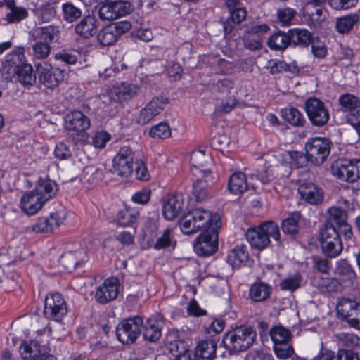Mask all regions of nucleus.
<instances>
[{
  "instance_id": "f257e3e1",
  "label": "nucleus",
  "mask_w": 360,
  "mask_h": 360,
  "mask_svg": "<svg viewBox=\"0 0 360 360\" xmlns=\"http://www.w3.org/2000/svg\"><path fill=\"white\" fill-rule=\"evenodd\" d=\"M216 223L221 224L220 217L217 214H212L205 209L196 208L189 211L180 219L179 226L184 234L191 235Z\"/></svg>"
},
{
  "instance_id": "f03ea898",
  "label": "nucleus",
  "mask_w": 360,
  "mask_h": 360,
  "mask_svg": "<svg viewBox=\"0 0 360 360\" xmlns=\"http://www.w3.org/2000/svg\"><path fill=\"white\" fill-rule=\"evenodd\" d=\"M256 337L257 333L252 327L240 326L224 334L222 343L229 354H233L250 347Z\"/></svg>"
},
{
  "instance_id": "7ed1b4c3",
  "label": "nucleus",
  "mask_w": 360,
  "mask_h": 360,
  "mask_svg": "<svg viewBox=\"0 0 360 360\" xmlns=\"http://www.w3.org/2000/svg\"><path fill=\"white\" fill-rule=\"evenodd\" d=\"M245 236L253 248L262 250L270 244L271 237L274 240L279 241L281 234L278 224L274 221H268L262 223L257 227L248 229Z\"/></svg>"
},
{
  "instance_id": "20e7f679",
  "label": "nucleus",
  "mask_w": 360,
  "mask_h": 360,
  "mask_svg": "<svg viewBox=\"0 0 360 360\" xmlns=\"http://www.w3.org/2000/svg\"><path fill=\"white\" fill-rule=\"evenodd\" d=\"M142 154L129 146L120 148L112 160V172L118 176L128 177L133 172V166Z\"/></svg>"
},
{
  "instance_id": "39448f33",
  "label": "nucleus",
  "mask_w": 360,
  "mask_h": 360,
  "mask_svg": "<svg viewBox=\"0 0 360 360\" xmlns=\"http://www.w3.org/2000/svg\"><path fill=\"white\" fill-rule=\"evenodd\" d=\"M221 224H214L204 229L196 238L193 247L195 252L201 257H207L215 253L218 249V229Z\"/></svg>"
},
{
  "instance_id": "423d86ee",
  "label": "nucleus",
  "mask_w": 360,
  "mask_h": 360,
  "mask_svg": "<svg viewBox=\"0 0 360 360\" xmlns=\"http://www.w3.org/2000/svg\"><path fill=\"white\" fill-rule=\"evenodd\" d=\"M143 324V319L140 316L122 319L116 328L117 340L124 345L134 343L141 334Z\"/></svg>"
},
{
  "instance_id": "0eeeda50",
  "label": "nucleus",
  "mask_w": 360,
  "mask_h": 360,
  "mask_svg": "<svg viewBox=\"0 0 360 360\" xmlns=\"http://www.w3.org/2000/svg\"><path fill=\"white\" fill-rule=\"evenodd\" d=\"M340 233L336 228L323 226L320 229V244L323 254L327 257L335 258L341 254L343 245Z\"/></svg>"
},
{
  "instance_id": "6e6552de",
  "label": "nucleus",
  "mask_w": 360,
  "mask_h": 360,
  "mask_svg": "<svg viewBox=\"0 0 360 360\" xmlns=\"http://www.w3.org/2000/svg\"><path fill=\"white\" fill-rule=\"evenodd\" d=\"M332 143L327 138L309 139L305 143V150L310 162L314 165H321L330 152Z\"/></svg>"
},
{
  "instance_id": "1a4fd4ad",
  "label": "nucleus",
  "mask_w": 360,
  "mask_h": 360,
  "mask_svg": "<svg viewBox=\"0 0 360 360\" xmlns=\"http://www.w3.org/2000/svg\"><path fill=\"white\" fill-rule=\"evenodd\" d=\"M334 177L347 182H355L360 179V159L336 161L331 165Z\"/></svg>"
},
{
  "instance_id": "9d476101",
  "label": "nucleus",
  "mask_w": 360,
  "mask_h": 360,
  "mask_svg": "<svg viewBox=\"0 0 360 360\" xmlns=\"http://www.w3.org/2000/svg\"><path fill=\"white\" fill-rule=\"evenodd\" d=\"M304 110L311 122L315 127L325 126L330 118V113L326 104L315 97L307 98L304 103Z\"/></svg>"
},
{
  "instance_id": "9b49d317",
  "label": "nucleus",
  "mask_w": 360,
  "mask_h": 360,
  "mask_svg": "<svg viewBox=\"0 0 360 360\" xmlns=\"http://www.w3.org/2000/svg\"><path fill=\"white\" fill-rule=\"evenodd\" d=\"M336 309L338 314L350 327L360 330V302L343 297L339 300Z\"/></svg>"
},
{
  "instance_id": "f8f14e48",
  "label": "nucleus",
  "mask_w": 360,
  "mask_h": 360,
  "mask_svg": "<svg viewBox=\"0 0 360 360\" xmlns=\"http://www.w3.org/2000/svg\"><path fill=\"white\" fill-rule=\"evenodd\" d=\"M90 127V119L80 110H72L64 117V128L72 134L84 138Z\"/></svg>"
},
{
  "instance_id": "ddd939ff",
  "label": "nucleus",
  "mask_w": 360,
  "mask_h": 360,
  "mask_svg": "<svg viewBox=\"0 0 360 360\" xmlns=\"http://www.w3.org/2000/svg\"><path fill=\"white\" fill-rule=\"evenodd\" d=\"M67 312L65 301L60 293H51L46 297L44 309V314L46 318L60 322Z\"/></svg>"
},
{
  "instance_id": "4468645a",
  "label": "nucleus",
  "mask_w": 360,
  "mask_h": 360,
  "mask_svg": "<svg viewBox=\"0 0 360 360\" xmlns=\"http://www.w3.org/2000/svg\"><path fill=\"white\" fill-rule=\"evenodd\" d=\"M36 72L40 83L50 89L56 88L64 79L63 71L47 63H38Z\"/></svg>"
},
{
  "instance_id": "2eb2a0df",
  "label": "nucleus",
  "mask_w": 360,
  "mask_h": 360,
  "mask_svg": "<svg viewBox=\"0 0 360 360\" xmlns=\"http://www.w3.org/2000/svg\"><path fill=\"white\" fill-rule=\"evenodd\" d=\"M329 216L323 226L336 228L344 235L345 239H350L353 235L352 227L347 223V214L340 207H332L328 210Z\"/></svg>"
},
{
  "instance_id": "dca6fc26",
  "label": "nucleus",
  "mask_w": 360,
  "mask_h": 360,
  "mask_svg": "<svg viewBox=\"0 0 360 360\" xmlns=\"http://www.w3.org/2000/svg\"><path fill=\"white\" fill-rule=\"evenodd\" d=\"M168 102V98L164 96L153 97L139 111L136 119L137 123L141 125L148 124L165 110Z\"/></svg>"
},
{
  "instance_id": "f3484780",
  "label": "nucleus",
  "mask_w": 360,
  "mask_h": 360,
  "mask_svg": "<svg viewBox=\"0 0 360 360\" xmlns=\"http://www.w3.org/2000/svg\"><path fill=\"white\" fill-rule=\"evenodd\" d=\"M198 173V178L193 184V194L197 202H202L211 196L215 181L210 170L200 169Z\"/></svg>"
},
{
  "instance_id": "a211bd4d",
  "label": "nucleus",
  "mask_w": 360,
  "mask_h": 360,
  "mask_svg": "<svg viewBox=\"0 0 360 360\" xmlns=\"http://www.w3.org/2000/svg\"><path fill=\"white\" fill-rule=\"evenodd\" d=\"M139 91V85L122 82L113 85L109 89L108 94L110 101L117 103H124L136 97Z\"/></svg>"
},
{
  "instance_id": "6ab92c4d",
  "label": "nucleus",
  "mask_w": 360,
  "mask_h": 360,
  "mask_svg": "<svg viewBox=\"0 0 360 360\" xmlns=\"http://www.w3.org/2000/svg\"><path fill=\"white\" fill-rule=\"evenodd\" d=\"M120 289L119 279L116 277L106 278L99 285L94 295L96 302L105 304L117 299Z\"/></svg>"
},
{
  "instance_id": "aec40b11",
  "label": "nucleus",
  "mask_w": 360,
  "mask_h": 360,
  "mask_svg": "<svg viewBox=\"0 0 360 360\" xmlns=\"http://www.w3.org/2000/svg\"><path fill=\"white\" fill-rule=\"evenodd\" d=\"M65 219L66 211L64 209L59 210L49 217H40L32 226V229L36 233L51 232L62 224Z\"/></svg>"
},
{
  "instance_id": "412c9836",
  "label": "nucleus",
  "mask_w": 360,
  "mask_h": 360,
  "mask_svg": "<svg viewBox=\"0 0 360 360\" xmlns=\"http://www.w3.org/2000/svg\"><path fill=\"white\" fill-rule=\"evenodd\" d=\"M184 200L181 193L167 195L162 202V214L167 220H173L183 210Z\"/></svg>"
},
{
  "instance_id": "4be33fe9",
  "label": "nucleus",
  "mask_w": 360,
  "mask_h": 360,
  "mask_svg": "<svg viewBox=\"0 0 360 360\" xmlns=\"http://www.w3.org/2000/svg\"><path fill=\"white\" fill-rule=\"evenodd\" d=\"M301 198L306 202L316 205L323 201L322 188L312 182H304L298 188Z\"/></svg>"
},
{
  "instance_id": "5701e85b",
  "label": "nucleus",
  "mask_w": 360,
  "mask_h": 360,
  "mask_svg": "<svg viewBox=\"0 0 360 360\" xmlns=\"http://www.w3.org/2000/svg\"><path fill=\"white\" fill-rule=\"evenodd\" d=\"M334 273L347 287L354 286L356 282V274L347 259H340L336 262Z\"/></svg>"
},
{
  "instance_id": "b1692460",
  "label": "nucleus",
  "mask_w": 360,
  "mask_h": 360,
  "mask_svg": "<svg viewBox=\"0 0 360 360\" xmlns=\"http://www.w3.org/2000/svg\"><path fill=\"white\" fill-rule=\"evenodd\" d=\"M99 22L93 14H88L82 18L75 25V33L83 39H90L94 37L98 30Z\"/></svg>"
},
{
  "instance_id": "393cba45",
  "label": "nucleus",
  "mask_w": 360,
  "mask_h": 360,
  "mask_svg": "<svg viewBox=\"0 0 360 360\" xmlns=\"http://www.w3.org/2000/svg\"><path fill=\"white\" fill-rule=\"evenodd\" d=\"M163 325V319L160 314L148 318L144 326V339L152 342L158 341L161 337Z\"/></svg>"
},
{
  "instance_id": "a878e982",
  "label": "nucleus",
  "mask_w": 360,
  "mask_h": 360,
  "mask_svg": "<svg viewBox=\"0 0 360 360\" xmlns=\"http://www.w3.org/2000/svg\"><path fill=\"white\" fill-rule=\"evenodd\" d=\"M34 191L37 195L46 202L56 196L58 188L56 182L50 179L39 178L36 184Z\"/></svg>"
},
{
  "instance_id": "bb28decb",
  "label": "nucleus",
  "mask_w": 360,
  "mask_h": 360,
  "mask_svg": "<svg viewBox=\"0 0 360 360\" xmlns=\"http://www.w3.org/2000/svg\"><path fill=\"white\" fill-rule=\"evenodd\" d=\"M46 203L41 198H39L32 190L26 193L21 198L20 207L22 210L29 215L35 214L38 212Z\"/></svg>"
},
{
  "instance_id": "cd10ccee",
  "label": "nucleus",
  "mask_w": 360,
  "mask_h": 360,
  "mask_svg": "<svg viewBox=\"0 0 360 360\" xmlns=\"http://www.w3.org/2000/svg\"><path fill=\"white\" fill-rule=\"evenodd\" d=\"M217 346L213 339L202 340L197 345L195 354L199 360H213L216 358Z\"/></svg>"
},
{
  "instance_id": "c85d7f7f",
  "label": "nucleus",
  "mask_w": 360,
  "mask_h": 360,
  "mask_svg": "<svg viewBox=\"0 0 360 360\" xmlns=\"http://www.w3.org/2000/svg\"><path fill=\"white\" fill-rule=\"evenodd\" d=\"M288 33L293 46L307 47L312 43V34L307 29H290Z\"/></svg>"
},
{
  "instance_id": "c756f323",
  "label": "nucleus",
  "mask_w": 360,
  "mask_h": 360,
  "mask_svg": "<svg viewBox=\"0 0 360 360\" xmlns=\"http://www.w3.org/2000/svg\"><path fill=\"white\" fill-rule=\"evenodd\" d=\"M249 257V251L245 245H236L228 254L227 262L233 268L240 267L248 262Z\"/></svg>"
},
{
  "instance_id": "7c9ffc66",
  "label": "nucleus",
  "mask_w": 360,
  "mask_h": 360,
  "mask_svg": "<svg viewBox=\"0 0 360 360\" xmlns=\"http://www.w3.org/2000/svg\"><path fill=\"white\" fill-rule=\"evenodd\" d=\"M228 188L231 193L238 195L243 193L248 189L246 175L242 172L233 173L229 178Z\"/></svg>"
},
{
  "instance_id": "2f4dec72",
  "label": "nucleus",
  "mask_w": 360,
  "mask_h": 360,
  "mask_svg": "<svg viewBox=\"0 0 360 360\" xmlns=\"http://www.w3.org/2000/svg\"><path fill=\"white\" fill-rule=\"evenodd\" d=\"M45 349L36 341H25L20 347V353L24 360H37Z\"/></svg>"
},
{
  "instance_id": "473e14b6",
  "label": "nucleus",
  "mask_w": 360,
  "mask_h": 360,
  "mask_svg": "<svg viewBox=\"0 0 360 360\" xmlns=\"http://www.w3.org/2000/svg\"><path fill=\"white\" fill-rule=\"evenodd\" d=\"M268 46L274 51H284L290 46L288 31H278L272 34L267 41Z\"/></svg>"
},
{
  "instance_id": "72a5a7b5",
  "label": "nucleus",
  "mask_w": 360,
  "mask_h": 360,
  "mask_svg": "<svg viewBox=\"0 0 360 360\" xmlns=\"http://www.w3.org/2000/svg\"><path fill=\"white\" fill-rule=\"evenodd\" d=\"M62 16L65 22L72 23L81 18L82 9L80 5H76L72 1H66L61 6Z\"/></svg>"
},
{
  "instance_id": "f704fd0d",
  "label": "nucleus",
  "mask_w": 360,
  "mask_h": 360,
  "mask_svg": "<svg viewBox=\"0 0 360 360\" xmlns=\"http://www.w3.org/2000/svg\"><path fill=\"white\" fill-rule=\"evenodd\" d=\"M225 5L230 13V18L234 23H240L245 19L247 11L243 6L241 0H225Z\"/></svg>"
},
{
  "instance_id": "c9c22d12",
  "label": "nucleus",
  "mask_w": 360,
  "mask_h": 360,
  "mask_svg": "<svg viewBox=\"0 0 360 360\" xmlns=\"http://www.w3.org/2000/svg\"><path fill=\"white\" fill-rule=\"evenodd\" d=\"M62 259L69 266L77 268L87 260L86 250L83 247H79L74 251H68L62 256Z\"/></svg>"
},
{
  "instance_id": "e433bc0d",
  "label": "nucleus",
  "mask_w": 360,
  "mask_h": 360,
  "mask_svg": "<svg viewBox=\"0 0 360 360\" xmlns=\"http://www.w3.org/2000/svg\"><path fill=\"white\" fill-rule=\"evenodd\" d=\"M34 33V39L47 41L49 44L53 41H57L60 37L59 27L54 25L41 27L36 30Z\"/></svg>"
},
{
  "instance_id": "4c0bfd02",
  "label": "nucleus",
  "mask_w": 360,
  "mask_h": 360,
  "mask_svg": "<svg viewBox=\"0 0 360 360\" xmlns=\"http://www.w3.org/2000/svg\"><path fill=\"white\" fill-rule=\"evenodd\" d=\"M16 77L18 81L24 86H33L36 82L32 66L27 63L19 65Z\"/></svg>"
},
{
  "instance_id": "58836bf2",
  "label": "nucleus",
  "mask_w": 360,
  "mask_h": 360,
  "mask_svg": "<svg viewBox=\"0 0 360 360\" xmlns=\"http://www.w3.org/2000/svg\"><path fill=\"white\" fill-rule=\"evenodd\" d=\"M271 290V288L269 285L257 282L251 285L249 297L254 302H262L270 296Z\"/></svg>"
},
{
  "instance_id": "ea45409f",
  "label": "nucleus",
  "mask_w": 360,
  "mask_h": 360,
  "mask_svg": "<svg viewBox=\"0 0 360 360\" xmlns=\"http://www.w3.org/2000/svg\"><path fill=\"white\" fill-rule=\"evenodd\" d=\"M301 214L299 212H294L289 214L281 224V229L284 233L295 236L299 231V222Z\"/></svg>"
},
{
  "instance_id": "a19ab883",
  "label": "nucleus",
  "mask_w": 360,
  "mask_h": 360,
  "mask_svg": "<svg viewBox=\"0 0 360 360\" xmlns=\"http://www.w3.org/2000/svg\"><path fill=\"white\" fill-rule=\"evenodd\" d=\"M338 103L345 112H354L360 108V100L354 94H344L338 98Z\"/></svg>"
},
{
  "instance_id": "79ce46f5",
  "label": "nucleus",
  "mask_w": 360,
  "mask_h": 360,
  "mask_svg": "<svg viewBox=\"0 0 360 360\" xmlns=\"http://www.w3.org/2000/svg\"><path fill=\"white\" fill-rule=\"evenodd\" d=\"M118 37L111 24L103 27L97 34V40L101 45L106 46L113 45Z\"/></svg>"
},
{
  "instance_id": "37998d69",
  "label": "nucleus",
  "mask_w": 360,
  "mask_h": 360,
  "mask_svg": "<svg viewBox=\"0 0 360 360\" xmlns=\"http://www.w3.org/2000/svg\"><path fill=\"white\" fill-rule=\"evenodd\" d=\"M285 160L291 167L302 168L307 166L310 162L307 154L299 151H288L285 154Z\"/></svg>"
},
{
  "instance_id": "c03bdc74",
  "label": "nucleus",
  "mask_w": 360,
  "mask_h": 360,
  "mask_svg": "<svg viewBox=\"0 0 360 360\" xmlns=\"http://www.w3.org/2000/svg\"><path fill=\"white\" fill-rule=\"evenodd\" d=\"M10 11L6 15V20L8 23H18L27 16V11L25 8L16 6L13 1L7 4Z\"/></svg>"
},
{
  "instance_id": "a18cd8bd",
  "label": "nucleus",
  "mask_w": 360,
  "mask_h": 360,
  "mask_svg": "<svg viewBox=\"0 0 360 360\" xmlns=\"http://www.w3.org/2000/svg\"><path fill=\"white\" fill-rule=\"evenodd\" d=\"M340 344L349 349L360 350V337L354 333H340L335 335Z\"/></svg>"
},
{
  "instance_id": "49530a36",
  "label": "nucleus",
  "mask_w": 360,
  "mask_h": 360,
  "mask_svg": "<svg viewBox=\"0 0 360 360\" xmlns=\"http://www.w3.org/2000/svg\"><path fill=\"white\" fill-rule=\"evenodd\" d=\"M283 117L293 126H303L305 119L302 112L295 108H285L282 110Z\"/></svg>"
},
{
  "instance_id": "de8ad7c7",
  "label": "nucleus",
  "mask_w": 360,
  "mask_h": 360,
  "mask_svg": "<svg viewBox=\"0 0 360 360\" xmlns=\"http://www.w3.org/2000/svg\"><path fill=\"white\" fill-rule=\"evenodd\" d=\"M138 216V212L132 209L125 208L118 212L117 221L121 226H131L136 221Z\"/></svg>"
},
{
  "instance_id": "09e8293b",
  "label": "nucleus",
  "mask_w": 360,
  "mask_h": 360,
  "mask_svg": "<svg viewBox=\"0 0 360 360\" xmlns=\"http://www.w3.org/2000/svg\"><path fill=\"white\" fill-rule=\"evenodd\" d=\"M35 42L32 44V56L35 59H46L50 54L51 47L49 42L41 40L34 39Z\"/></svg>"
},
{
  "instance_id": "8fccbe9b",
  "label": "nucleus",
  "mask_w": 360,
  "mask_h": 360,
  "mask_svg": "<svg viewBox=\"0 0 360 360\" xmlns=\"http://www.w3.org/2000/svg\"><path fill=\"white\" fill-rule=\"evenodd\" d=\"M357 20V15H346L340 18L335 22V28L339 33H348Z\"/></svg>"
},
{
  "instance_id": "3c124183",
  "label": "nucleus",
  "mask_w": 360,
  "mask_h": 360,
  "mask_svg": "<svg viewBox=\"0 0 360 360\" xmlns=\"http://www.w3.org/2000/svg\"><path fill=\"white\" fill-rule=\"evenodd\" d=\"M274 345H278L288 342L290 338V330L283 326L274 327L269 332Z\"/></svg>"
},
{
  "instance_id": "603ef678",
  "label": "nucleus",
  "mask_w": 360,
  "mask_h": 360,
  "mask_svg": "<svg viewBox=\"0 0 360 360\" xmlns=\"http://www.w3.org/2000/svg\"><path fill=\"white\" fill-rule=\"evenodd\" d=\"M319 285L322 290L328 292H337L342 290V283L335 278H321L319 280Z\"/></svg>"
},
{
  "instance_id": "864d4df0",
  "label": "nucleus",
  "mask_w": 360,
  "mask_h": 360,
  "mask_svg": "<svg viewBox=\"0 0 360 360\" xmlns=\"http://www.w3.org/2000/svg\"><path fill=\"white\" fill-rule=\"evenodd\" d=\"M302 281V276L296 273L283 279L279 286L283 290H290L292 292L300 287Z\"/></svg>"
},
{
  "instance_id": "5fc2aeb1",
  "label": "nucleus",
  "mask_w": 360,
  "mask_h": 360,
  "mask_svg": "<svg viewBox=\"0 0 360 360\" xmlns=\"http://www.w3.org/2000/svg\"><path fill=\"white\" fill-rule=\"evenodd\" d=\"M116 18L125 16L134 11V6L129 1H112Z\"/></svg>"
},
{
  "instance_id": "6e6d98bb",
  "label": "nucleus",
  "mask_w": 360,
  "mask_h": 360,
  "mask_svg": "<svg viewBox=\"0 0 360 360\" xmlns=\"http://www.w3.org/2000/svg\"><path fill=\"white\" fill-rule=\"evenodd\" d=\"M149 135L157 139L168 138L171 135L170 127L167 122H160L150 128Z\"/></svg>"
},
{
  "instance_id": "4d7b16f0",
  "label": "nucleus",
  "mask_w": 360,
  "mask_h": 360,
  "mask_svg": "<svg viewBox=\"0 0 360 360\" xmlns=\"http://www.w3.org/2000/svg\"><path fill=\"white\" fill-rule=\"evenodd\" d=\"M297 11L291 8L287 7L277 11V18L279 22L283 26H289L295 18Z\"/></svg>"
},
{
  "instance_id": "13d9d810",
  "label": "nucleus",
  "mask_w": 360,
  "mask_h": 360,
  "mask_svg": "<svg viewBox=\"0 0 360 360\" xmlns=\"http://www.w3.org/2000/svg\"><path fill=\"white\" fill-rule=\"evenodd\" d=\"M135 165V174L137 179L141 181H148L150 179V174L146 164V159L143 155L138 160Z\"/></svg>"
},
{
  "instance_id": "bf43d9fd",
  "label": "nucleus",
  "mask_w": 360,
  "mask_h": 360,
  "mask_svg": "<svg viewBox=\"0 0 360 360\" xmlns=\"http://www.w3.org/2000/svg\"><path fill=\"white\" fill-rule=\"evenodd\" d=\"M176 242L172 241L171 238V230L169 229H167L163 231L162 235L158 238L153 248L155 250H160L170 246H172L174 248Z\"/></svg>"
},
{
  "instance_id": "052dcab7",
  "label": "nucleus",
  "mask_w": 360,
  "mask_h": 360,
  "mask_svg": "<svg viewBox=\"0 0 360 360\" xmlns=\"http://www.w3.org/2000/svg\"><path fill=\"white\" fill-rule=\"evenodd\" d=\"M238 104V101L233 96L223 98L215 108L216 113H229Z\"/></svg>"
},
{
  "instance_id": "680f3d73",
  "label": "nucleus",
  "mask_w": 360,
  "mask_h": 360,
  "mask_svg": "<svg viewBox=\"0 0 360 360\" xmlns=\"http://www.w3.org/2000/svg\"><path fill=\"white\" fill-rule=\"evenodd\" d=\"M19 65H16L13 59L6 60L2 65L1 75L6 81H11L14 76L17 75Z\"/></svg>"
},
{
  "instance_id": "e2e57ef3",
  "label": "nucleus",
  "mask_w": 360,
  "mask_h": 360,
  "mask_svg": "<svg viewBox=\"0 0 360 360\" xmlns=\"http://www.w3.org/2000/svg\"><path fill=\"white\" fill-rule=\"evenodd\" d=\"M98 16L102 20H113L117 19L112 1L103 4L98 11Z\"/></svg>"
},
{
  "instance_id": "0e129e2a",
  "label": "nucleus",
  "mask_w": 360,
  "mask_h": 360,
  "mask_svg": "<svg viewBox=\"0 0 360 360\" xmlns=\"http://www.w3.org/2000/svg\"><path fill=\"white\" fill-rule=\"evenodd\" d=\"M190 160L192 167L198 170L200 167H203L204 164L209 160V156L206 155L205 151L196 150L191 153Z\"/></svg>"
},
{
  "instance_id": "69168bd1",
  "label": "nucleus",
  "mask_w": 360,
  "mask_h": 360,
  "mask_svg": "<svg viewBox=\"0 0 360 360\" xmlns=\"http://www.w3.org/2000/svg\"><path fill=\"white\" fill-rule=\"evenodd\" d=\"M274 351L276 356L280 359H286L294 353L293 347L288 342L274 345Z\"/></svg>"
},
{
  "instance_id": "338daca9",
  "label": "nucleus",
  "mask_w": 360,
  "mask_h": 360,
  "mask_svg": "<svg viewBox=\"0 0 360 360\" xmlns=\"http://www.w3.org/2000/svg\"><path fill=\"white\" fill-rule=\"evenodd\" d=\"M285 62L279 59H270L265 66L271 75L285 72Z\"/></svg>"
},
{
  "instance_id": "774afa93",
  "label": "nucleus",
  "mask_w": 360,
  "mask_h": 360,
  "mask_svg": "<svg viewBox=\"0 0 360 360\" xmlns=\"http://www.w3.org/2000/svg\"><path fill=\"white\" fill-rule=\"evenodd\" d=\"M151 197V190L148 188H143L141 190L136 192L132 195V200L135 203L146 205L147 204Z\"/></svg>"
}]
</instances>
